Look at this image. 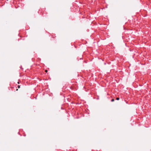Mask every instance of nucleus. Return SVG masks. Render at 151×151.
Returning a JSON list of instances; mask_svg holds the SVG:
<instances>
[{"label": "nucleus", "mask_w": 151, "mask_h": 151, "mask_svg": "<svg viewBox=\"0 0 151 151\" xmlns=\"http://www.w3.org/2000/svg\"><path fill=\"white\" fill-rule=\"evenodd\" d=\"M114 101V99H112L111 100V101L112 102H113Z\"/></svg>", "instance_id": "f03ea898"}, {"label": "nucleus", "mask_w": 151, "mask_h": 151, "mask_svg": "<svg viewBox=\"0 0 151 151\" xmlns=\"http://www.w3.org/2000/svg\"><path fill=\"white\" fill-rule=\"evenodd\" d=\"M116 99V100H118L119 99V98H117Z\"/></svg>", "instance_id": "f257e3e1"}, {"label": "nucleus", "mask_w": 151, "mask_h": 151, "mask_svg": "<svg viewBox=\"0 0 151 151\" xmlns=\"http://www.w3.org/2000/svg\"><path fill=\"white\" fill-rule=\"evenodd\" d=\"M18 88H20V86H18Z\"/></svg>", "instance_id": "20e7f679"}, {"label": "nucleus", "mask_w": 151, "mask_h": 151, "mask_svg": "<svg viewBox=\"0 0 151 151\" xmlns=\"http://www.w3.org/2000/svg\"><path fill=\"white\" fill-rule=\"evenodd\" d=\"M47 70H45V71L46 72H47Z\"/></svg>", "instance_id": "7ed1b4c3"}]
</instances>
